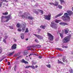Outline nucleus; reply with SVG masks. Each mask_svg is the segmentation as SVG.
Instances as JSON below:
<instances>
[{"label": "nucleus", "instance_id": "1", "mask_svg": "<svg viewBox=\"0 0 73 73\" xmlns=\"http://www.w3.org/2000/svg\"><path fill=\"white\" fill-rule=\"evenodd\" d=\"M72 37L71 35H69L68 36L65 37L63 40V42L64 43H67L70 41V40Z\"/></svg>", "mask_w": 73, "mask_h": 73}, {"label": "nucleus", "instance_id": "2", "mask_svg": "<svg viewBox=\"0 0 73 73\" xmlns=\"http://www.w3.org/2000/svg\"><path fill=\"white\" fill-rule=\"evenodd\" d=\"M33 11H34V13L36 15H38L39 12H40V13H42V14H43V13H44V11L43 10L38 9L35 10H34Z\"/></svg>", "mask_w": 73, "mask_h": 73}, {"label": "nucleus", "instance_id": "3", "mask_svg": "<svg viewBox=\"0 0 73 73\" xmlns=\"http://www.w3.org/2000/svg\"><path fill=\"white\" fill-rule=\"evenodd\" d=\"M68 13H65L64 14V16H63L62 17V19L63 20H66V17H67L69 20H70V17H68Z\"/></svg>", "mask_w": 73, "mask_h": 73}, {"label": "nucleus", "instance_id": "4", "mask_svg": "<svg viewBox=\"0 0 73 73\" xmlns=\"http://www.w3.org/2000/svg\"><path fill=\"white\" fill-rule=\"evenodd\" d=\"M50 26L54 29H56L57 28V25L55 24V23L54 22H52L51 23Z\"/></svg>", "mask_w": 73, "mask_h": 73}, {"label": "nucleus", "instance_id": "5", "mask_svg": "<svg viewBox=\"0 0 73 73\" xmlns=\"http://www.w3.org/2000/svg\"><path fill=\"white\" fill-rule=\"evenodd\" d=\"M47 35L48 36V38H49L50 40V41H53V36L51 35V34L49 33H47Z\"/></svg>", "mask_w": 73, "mask_h": 73}, {"label": "nucleus", "instance_id": "6", "mask_svg": "<svg viewBox=\"0 0 73 73\" xmlns=\"http://www.w3.org/2000/svg\"><path fill=\"white\" fill-rule=\"evenodd\" d=\"M50 17H51V14H50L47 15H45L44 16V18L46 20H50Z\"/></svg>", "mask_w": 73, "mask_h": 73}, {"label": "nucleus", "instance_id": "7", "mask_svg": "<svg viewBox=\"0 0 73 73\" xmlns=\"http://www.w3.org/2000/svg\"><path fill=\"white\" fill-rule=\"evenodd\" d=\"M28 15H29V13H27L25 12L21 16V17L23 19L27 18V16H28Z\"/></svg>", "mask_w": 73, "mask_h": 73}, {"label": "nucleus", "instance_id": "8", "mask_svg": "<svg viewBox=\"0 0 73 73\" xmlns=\"http://www.w3.org/2000/svg\"><path fill=\"white\" fill-rule=\"evenodd\" d=\"M5 18L6 19H7L6 20L5 22H8L9 20L12 19V17L10 15L5 17Z\"/></svg>", "mask_w": 73, "mask_h": 73}, {"label": "nucleus", "instance_id": "9", "mask_svg": "<svg viewBox=\"0 0 73 73\" xmlns=\"http://www.w3.org/2000/svg\"><path fill=\"white\" fill-rule=\"evenodd\" d=\"M22 27V31H24L25 30V28L26 27V24L25 22L23 23Z\"/></svg>", "mask_w": 73, "mask_h": 73}, {"label": "nucleus", "instance_id": "10", "mask_svg": "<svg viewBox=\"0 0 73 73\" xmlns=\"http://www.w3.org/2000/svg\"><path fill=\"white\" fill-rule=\"evenodd\" d=\"M33 35L35 36H36L37 38H38L39 39H42V38H43V37L42 36L34 34H33Z\"/></svg>", "mask_w": 73, "mask_h": 73}, {"label": "nucleus", "instance_id": "11", "mask_svg": "<svg viewBox=\"0 0 73 73\" xmlns=\"http://www.w3.org/2000/svg\"><path fill=\"white\" fill-rule=\"evenodd\" d=\"M17 45L16 44H14L11 46V49H16Z\"/></svg>", "mask_w": 73, "mask_h": 73}, {"label": "nucleus", "instance_id": "12", "mask_svg": "<svg viewBox=\"0 0 73 73\" xmlns=\"http://www.w3.org/2000/svg\"><path fill=\"white\" fill-rule=\"evenodd\" d=\"M60 24L61 25H63L64 26H65V25H68V24L64 22H61L60 23Z\"/></svg>", "mask_w": 73, "mask_h": 73}, {"label": "nucleus", "instance_id": "13", "mask_svg": "<svg viewBox=\"0 0 73 73\" xmlns=\"http://www.w3.org/2000/svg\"><path fill=\"white\" fill-rule=\"evenodd\" d=\"M67 12L68 13V15H69L70 16L71 15H72V14H73V12H72L71 11H67Z\"/></svg>", "mask_w": 73, "mask_h": 73}, {"label": "nucleus", "instance_id": "14", "mask_svg": "<svg viewBox=\"0 0 73 73\" xmlns=\"http://www.w3.org/2000/svg\"><path fill=\"white\" fill-rule=\"evenodd\" d=\"M21 62H22V63H25V64H28V62L25 60L24 59L22 60Z\"/></svg>", "mask_w": 73, "mask_h": 73}, {"label": "nucleus", "instance_id": "15", "mask_svg": "<svg viewBox=\"0 0 73 73\" xmlns=\"http://www.w3.org/2000/svg\"><path fill=\"white\" fill-rule=\"evenodd\" d=\"M28 53V51L27 50H25L24 51L23 55L26 56Z\"/></svg>", "mask_w": 73, "mask_h": 73}, {"label": "nucleus", "instance_id": "16", "mask_svg": "<svg viewBox=\"0 0 73 73\" xmlns=\"http://www.w3.org/2000/svg\"><path fill=\"white\" fill-rule=\"evenodd\" d=\"M63 14V13H60L58 14V15H57L55 17V18H57L59 16H61V15H62Z\"/></svg>", "mask_w": 73, "mask_h": 73}, {"label": "nucleus", "instance_id": "17", "mask_svg": "<svg viewBox=\"0 0 73 73\" xmlns=\"http://www.w3.org/2000/svg\"><path fill=\"white\" fill-rule=\"evenodd\" d=\"M21 39H24V35L23 33H21Z\"/></svg>", "mask_w": 73, "mask_h": 73}, {"label": "nucleus", "instance_id": "18", "mask_svg": "<svg viewBox=\"0 0 73 73\" xmlns=\"http://www.w3.org/2000/svg\"><path fill=\"white\" fill-rule=\"evenodd\" d=\"M65 34H67L68 33V32H69V29H66L65 30Z\"/></svg>", "mask_w": 73, "mask_h": 73}, {"label": "nucleus", "instance_id": "19", "mask_svg": "<svg viewBox=\"0 0 73 73\" xmlns=\"http://www.w3.org/2000/svg\"><path fill=\"white\" fill-rule=\"evenodd\" d=\"M14 53H15V51H13L12 53H9V54H8V55L9 56H12V55H13V54H14Z\"/></svg>", "mask_w": 73, "mask_h": 73}, {"label": "nucleus", "instance_id": "20", "mask_svg": "<svg viewBox=\"0 0 73 73\" xmlns=\"http://www.w3.org/2000/svg\"><path fill=\"white\" fill-rule=\"evenodd\" d=\"M55 3H54V5L55 6H57L58 5L59 3L57 1H56L55 2Z\"/></svg>", "mask_w": 73, "mask_h": 73}, {"label": "nucleus", "instance_id": "21", "mask_svg": "<svg viewBox=\"0 0 73 73\" xmlns=\"http://www.w3.org/2000/svg\"><path fill=\"white\" fill-rule=\"evenodd\" d=\"M58 64H64L63 63V62H62L60 61V60H58Z\"/></svg>", "mask_w": 73, "mask_h": 73}, {"label": "nucleus", "instance_id": "22", "mask_svg": "<svg viewBox=\"0 0 73 73\" xmlns=\"http://www.w3.org/2000/svg\"><path fill=\"white\" fill-rule=\"evenodd\" d=\"M56 49L59 50H60V51H63V50H62V48H56Z\"/></svg>", "mask_w": 73, "mask_h": 73}, {"label": "nucleus", "instance_id": "23", "mask_svg": "<svg viewBox=\"0 0 73 73\" xmlns=\"http://www.w3.org/2000/svg\"><path fill=\"white\" fill-rule=\"evenodd\" d=\"M33 18L31 16H29L28 17V19H29L30 20H33Z\"/></svg>", "mask_w": 73, "mask_h": 73}, {"label": "nucleus", "instance_id": "24", "mask_svg": "<svg viewBox=\"0 0 73 73\" xmlns=\"http://www.w3.org/2000/svg\"><path fill=\"white\" fill-rule=\"evenodd\" d=\"M35 47H36V48H40L41 47V46L40 45H37L35 46Z\"/></svg>", "mask_w": 73, "mask_h": 73}, {"label": "nucleus", "instance_id": "25", "mask_svg": "<svg viewBox=\"0 0 73 73\" xmlns=\"http://www.w3.org/2000/svg\"><path fill=\"white\" fill-rule=\"evenodd\" d=\"M69 71L70 73H73V70L72 69V68L70 69Z\"/></svg>", "mask_w": 73, "mask_h": 73}, {"label": "nucleus", "instance_id": "26", "mask_svg": "<svg viewBox=\"0 0 73 73\" xmlns=\"http://www.w3.org/2000/svg\"><path fill=\"white\" fill-rule=\"evenodd\" d=\"M40 28L44 29H45V26H40Z\"/></svg>", "mask_w": 73, "mask_h": 73}, {"label": "nucleus", "instance_id": "27", "mask_svg": "<svg viewBox=\"0 0 73 73\" xmlns=\"http://www.w3.org/2000/svg\"><path fill=\"white\" fill-rule=\"evenodd\" d=\"M4 18H5V17H4V16H2L1 19V22H3V19H4Z\"/></svg>", "mask_w": 73, "mask_h": 73}, {"label": "nucleus", "instance_id": "28", "mask_svg": "<svg viewBox=\"0 0 73 73\" xmlns=\"http://www.w3.org/2000/svg\"><path fill=\"white\" fill-rule=\"evenodd\" d=\"M8 14V13L7 12L3 13V15H7Z\"/></svg>", "mask_w": 73, "mask_h": 73}, {"label": "nucleus", "instance_id": "29", "mask_svg": "<svg viewBox=\"0 0 73 73\" xmlns=\"http://www.w3.org/2000/svg\"><path fill=\"white\" fill-rule=\"evenodd\" d=\"M60 21V20H56L55 21V23H58Z\"/></svg>", "mask_w": 73, "mask_h": 73}, {"label": "nucleus", "instance_id": "30", "mask_svg": "<svg viewBox=\"0 0 73 73\" xmlns=\"http://www.w3.org/2000/svg\"><path fill=\"white\" fill-rule=\"evenodd\" d=\"M38 33H40V31H41V29H39V28H38L37 29V30H38Z\"/></svg>", "mask_w": 73, "mask_h": 73}, {"label": "nucleus", "instance_id": "31", "mask_svg": "<svg viewBox=\"0 0 73 73\" xmlns=\"http://www.w3.org/2000/svg\"><path fill=\"white\" fill-rule=\"evenodd\" d=\"M25 32L26 33L29 32V31L28 30V29L26 28V31H25Z\"/></svg>", "mask_w": 73, "mask_h": 73}, {"label": "nucleus", "instance_id": "32", "mask_svg": "<svg viewBox=\"0 0 73 73\" xmlns=\"http://www.w3.org/2000/svg\"><path fill=\"white\" fill-rule=\"evenodd\" d=\"M58 8H60V9H62V6H61V5H58Z\"/></svg>", "mask_w": 73, "mask_h": 73}, {"label": "nucleus", "instance_id": "33", "mask_svg": "<svg viewBox=\"0 0 73 73\" xmlns=\"http://www.w3.org/2000/svg\"><path fill=\"white\" fill-rule=\"evenodd\" d=\"M30 68H32V69H35V66H30Z\"/></svg>", "mask_w": 73, "mask_h": 73}, {"label": "nucleus", "instance_id": "34", "mask_svg": "<svg viewBox=\"0 0 73 73\" xmlns=\"http://www.w3.org/2000/svg\"><path fill=\"white\" fill-rule=\"evenodd\" d=\"M60 36L61 37V38H63V34L61 33H60Z\"/></svg>", "mask_w": 73, "mask_h": 73}, {"label": "nucleus", "instance_id": "35", "mask_svg": "<svg viewBox=\"0 0 73 73\" xmlns=\"http://www.w3.org/2000/svg\"><path fill=\"white\" fill-rule=\"evenodd\" d=\"M2 50L3 49H2V48L0 47V53H1V52H2Z\"/></svg>", "mask_w": 73, "mask_h": 73}, {"label": "nucleus", "instance_id": "36", "mask_svg": "<svg viewBox=\"0 0 73 73\" xmlns=\"http://www.w3.org/2000/svg\"><path fill=\"white\" fill-rule=\"evenodd\" d=\"M60 1L61 4H62V3H64V0H60Z\"/></svg>", "mask_w": 73, "mask_h": 73}, {"label": "nucleus", "instance_id": "37", "mask_svg": "<svg viewBox=\"0 0 73 73\" xmlns=\"http://www.w3.org/2000/svg\"><path fill=\"white\" fill-rule=\"evenodd\" d=\"M7 27H9V28H10V29H13V27H11L10 26H7Z\"/></svg>", "mask_w": 73, "mask_h": 73}, {"label": "nucleus", "instance_id": "38", "mask_svg": "<svg viewBox=\"0 0 73 73\" xmlns=\"http://www.w3.org/2000/svg\"><path fill=\"white\" fill-rule=\"evenodd\" d=\"M16 68H17V66L16 65H15L14 67V71H16Z\"/></svg>", "mask_w": 73, "mask_h": 73}, {"label": "nucleus", "instance_id": "39", "mask_svg": "<svg viewBox=\"0 0 73 73\" xmlns=\"http://www.w3.org/2000/svg\"><path fill=\"white\" fill-rule=\"evenodd\" d=\"M46 66L47 67L49 68H50V64L47 65Z\"/></svg>", "mask_w": 73, "mask_h": 73}, {"label": "nucleus", "instance_id": "40", "mask_svg": "<svg viewBox=\"0 0 73 73\" xmlns=\"http://www.w3.org/2000/svg\"><path fill=\"white\" fill-rule=\"evenodd\" d=\"M17 31L19 32H21V31H22V30L21 29H17Z\"/></svg>", "mask_w": 73, "mask_h": 73}, {"label": "nucleus", "instance_id": "41", "mask_svg": "<svg viewBox=\"0 0 73 73\" xmlns=\"http://www.w3.org/2000/svg\"><path fill=\"white\" fill-rule=\"evenodd\" d=\"M17 28H19L20 27V24H17Z\"/></svg>", "mask_w": 73, "mask_h": 73}, {"label": "nucleus", "instance_id": "42", "mask_svg": "<svg viewBox=\"0 0 73 73\" xmlns=\"http://www.w3.org/2000/svg\"><path fill=\"white\" fill-rule=\"evenodd\" d=\"M3 42H4L5 44L7 43V42H6V40L5 39H3Z\"/></svg>", "mask_w": 73, "mask_h": 73}, {"label": "nucleus", "instance_id": "43", "mask_svg": "<svg viewBox=\"0 0 73 73\" xmlns=\"http://www.w3.org/2000/svg\"><path fill=\"white\" fill-rule=\"evenodd\" d=\"M49 4H50V5H54V3H49Z\"/></svg>", "mask_w": 73, "mask_h": 73}, {"label": "nucleus", "instance_id": "44", "mask_svg": "<svg viewBox=\"0 0 73 73\" xmlns=\"http://www.w3.org/2000/svg\"><path fill=\"white\" fill-rule=\"evenodd\" d=\"M30 68V66H27L25 67V69H27L28 68Z\"/></svg>", "mask_w": 73, "mask_h": 73}, {"label": "nucleus", "instance_id": "45", "mask_svg": "<svg viewBox=\"0 0 73 73\" xmlns=\"http://www.w3.org/2000/svg\"><path fill=\"white\" fill-rule=\"evenodd\" d=\"M65 58H64V57L62 58L63 61V62H65Z\"/></svg>", "mask_w": 73, "mask_h": 73}, {"label": "nucleus", "instance_id": "46", "mask_svg": "<svg viewBox=\"0 0 73 73\" xmlns=\"http://www.w3.org/2000/svg\"><path fill=\"white\" fill-rule=\"evenodd\" d=\"M33 53H31L30 54V55H29V57H30V56H32V55H33Z\"/></svg>", "mask_w": 73, "mask_h": 73}, {"label": "nucleus", "instance_id": "47", "mask_svg": "<svg viewBox=\"0 0 73 73\" xmlns=\"http://www.w3.org/2000/svg\"><path fill=\"white\" fill-rule=\"evenodd\" d=\"M20 57H21V56H18V57H17V60H18V59H19V58H20Z\"/></svg>", "mask_w": 73, "mask_h": 73}, {"label": "nucleus", "instance_id": "48", "mask_svg": "<svg viewBox=\"0 0 73 73\" xmlns=\"http://www.w3.org/2000/svg\"><path fill=\"white\" fill-rule=\"evenodd\" d=\"M2 7V3H0V8Z\"/></svg>", "mask_w": 73, "mask_h": 73}, {"label": "nucleus", "instance_id": "49", "mask_svg": "<svg viewBox=\"0 0 73 73\" xmlns=\"http://www.w3.org/2000/svg\"><path fill=\"white\" fill-rule=\"evenodd\" d=\"M35 40L36 42H38V40H37V39H35Z\"/></svg>", "mask_w": 73, "mask_h": 73}, {"label": "nucleus", "instance_id": "50", "mask_svg": "<svg viewBox=\"0 0 73 73\" xmlns=\"http://www.w3.org/2000/svg\"><path fill=\"white\" fill-rule=\"evenodd\" d=\"M8 36H5V39H6L7 38H8Z\"/></svg>", "mask_w": 73, "mask_h": 73}, {"label": "nucleus", "instance_id": "51", "mask_svg": "<svg viewBox=\"0 0 73 73\" xmlns=\"http://www.w3.org/2000/svg\"><path fill=\"white\" fill-rule=\"evenodd\" d=\"M18 56V54H15L14 55V56H15V57H17V56Z\"/></svg>", "mask_w": 73, "mask_h": 73}, {"label": "nucleus", "instance_id": "52", "mask_svg": "<svg viewBox=\"0 0 73 73\" xmlns=\"http://www.w3.org/2000/svg\"><path fill=\"white\" fill-rule=\"evenodd\" d=\"M21 16V14H20V13H19L18 14V16H19L20 17Z\"/></svg>", "mask_w": 73, "mask_h": 73}, {"label": "nucleus", "instance_id": "53", "mask_svg": "<svg viewBox=\"0 0 73 73\" xmlns=\"http://www.w3.org/2000/svg\"><path fill=\"white\" fill-rule=\"evenodd\" d=\"M14 42H16V41H17L16 39H14Z\"/></svg>", "mask_w": 73, "mask_h": 73}, {"label": "nucleus", "instance_id": "54", "mask_svg": "<svg viewBox=\"0 0 73 73\" xmlns=\"http://www.w3.org/2000/svg\"><path fill=\"white\" fill-rule=\"evenodd\" d=\"M19 13H20L21 14H22V13H23V12L20 11V12H19Z\"/></svg>", "mask_w": 73, "mask_h": 73}, {"label": "nucleus", "instance_id": "55", "mask_svg": "<svg viewBox=\"0 0 73 73\" xmlns=\"http://www.w3.org/2000/svg\"><path fill=\"white\" fill-rule=\"evenodd\" d=\"M39 58L41 59V58H42V57L41 56H39L38 57Z\"/></svg>", "mask_w": 73, "mask_h": 73}, {"label": "nucleus", "instance_id": "56", "mask_svg": "<svg viewBox=\"0 0 73 73\" xmlns=\"http://www.w3.org/2000/svg\"><path fill=\"white\" fill-rule=\"evenodd\" d=\"M35 64H36V63H35V62H33V63H32V64L33 65H35Z\"/></svg>", "mask_w": 73, "mask_h": 73}, {"label": "nucleus", "instance_id": "57", "mask_svg": "<svg viewBox=\"0 0 73 73\" xmlns=\"http://www.w3.org/2000/svg\"><path fill=\"white\" fill-rule=\"evenodd\" d=\"M4 58H3L2 59H1L0 62H1V61H2V60H3L4 59Z\"/></svg>", "mask_w": 73, "mask_h": 73}, {"label": "nucleus", "instance_id": "58", "mask_svg": "<svg viewBox=\"0 0 73 73\" xmlns=\"http://www.w3.org/2000/svg\"><path fill=\"white\" fill-rule=\"evenodd\" d=\"M8 65H9L11 64V63H10V62H8Z\"/></svg>", "mask_w": 73, "mask_h": 73}, {"label": "nucleus", "instance_id": "59", "mask_svg": "<svg viewBox=\"0 0 73 73\" xmlns=\"http://www.w3.org/2000/svg\"><path fill=\"white\" fill-rule=\"evenodd\" d=\"M31 47V46H28V47H27V48H30Z\"/></svg>", "mask_w": 73, "mask_h": 73}, {"label": "nucleus", "instance_id": "60", "mask_svg": "<svg viewBox=\"0 0 73 73\" xmlns=\"http://www.w3.org/2000/svg\"><path fill=\"white\" fill-rule=\"evenodd\" d=\"M58 57H61V56H62V55H59Z\"/></svg>", "mask_w": 73, "mask_h": 73}, {"label": "nucleus", "instance_id": "61", "mask_svg": "<svg viewBox=\"0 0 73 73\" xmlns=\"http://www.w3.org/2000/svg\"><path fill=\"white\" fill-rule=\"evenodd\" d=\"M26 41H28V38H26Z\"/></svg>", "mask_w": 73, "mask_h": 73}, {"label": "nucleus", "instance_id": "62", "mask_svg": "<svg viewBox=\"0 0 73 73\" xmlns=\"http://www.w3.org/2000/svg\"><path fill=\"white\" fill-rule=\"evenodd\" d=\"M64 48H68V47L67 46H65Z\"/></svg>", "mask_w": 73, "mask_h": 73}, {"label": "nucleus", "instance_id": "63", "mask_svg": "<svg viewBox=\"0 0 73 73\" xmlns=\"http://www.w3.org/2000/svg\"><path fill=\"white\" fill-rule=\"evenodd\" d=\"M37 67H38V66L37 65H36L35 66V67L37 68Z\"/></svg>", "mask_w": 73, "mask_h": 73}, {"label": "nucleus", "instance_id": "64", "mask_svg": "<svg viewBox=\"0 0 73 73\" xmlns=\"http://www.w3.org/2000/svg\"><path fill=\"white\" fill-rule=\"evenodd\" d=\"M62 48H65V46H62Z\"/></svg>", "mask_w": 73, "mask_h": 73}]
</instances>
